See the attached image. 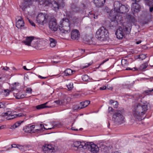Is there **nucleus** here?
<instances>
[{
    "label": "nucleus",
    "instance_id": "f8f14e48",
    "mask_svg": "<svg viewBox=\"0 0 153 153\" xmlns=\"http://www.w3.org/2000/svg\"><path fill=\"white\" fill-rule=\"evenodd\" d=\"M87 148L88 147L89 151L92 153H97L99 150L98 147L94 144L86 143Z\"/></svg>",
    "mask_w": 153,
    "mask_h": 153
},
{
    "label": "nucleus",
    "instance_id": "c9c22d12",
    "mask_svg": "<svg viewBox=\"0 0 153 153\" xmlns=\"http://www.w3.org/2000/svg\"><path fill=\"white\" fill-rule=\"evenodd\" d=\"M27 146L25 145H22L19 144L18 146V148L21 151H24L25 149L27 148Z\"/></svg>",
    "mask_w": 153,
    "mask_h": 153
},
{
    "label": "nucleus",
    "instance_id": "423d86ee",
    "mask_svg": "<svg viewBox=\"0 0 153 153\" xmlns=\"http://www.w3.org/2000/svg\"><path fill=\"white\" fill-rule=\"evenodd\" d=\"M50 19V17L47 14L40 13H39L36 17L37 22L40 24L44 25L48 22Z\"/></svg>",
    "mask_w": 153,
    "mask_h": 153
},
{
    "label": "nucleus",
    "instance_id": "338daca9",
    "mask_svg": "<svg viewBox=\"0 0 153 153\" xmlns=\"http://www.w3.org/2000/svg\"><path fill=\"white\" fill-rule=\"evenodd\" d=\"M92 16H93V17L94 19H97V17H98V16L97 15H96V16H95V15H92Z\"/></svg>",
    "mask_w": 153,
    "mask_h": 153
},
{
    "label": "nucleus",
    "instance_id": "473e14b6",
    "mask_svg": "<svg viewBox=\"0 0 153 153\" xmlns=\"http://www.w3.org/2000/svg\"><path fill=\"white\" fill-rule=\"evenodd\" d=\"M121 64L123 67H125L128 65V62L126 60L123 59L121 60Z\"/></svg>",
    "mask_w": 153,
    "mask_h": 153
},
{
    "label": "nucleus",
    "instance_id": "8fccbe9b",
    "mask_svg": "<svg viewBox=\"0 0 153 153\" xmlns=\"http://www.w3.org/2000/svg\"><path fill=\"white\" fill-rule=\"evenodd\" d=\"M27 19L29 22L32 25V26H35V23L33 22V21L32 20L29 19Z\"/></svg>",
    "mask_w": 153,
    "mask_h": 153
},
{
    "label": "nucleus",
    "instance_id": "4c0bfd02",
    "mask_svg": "<svg viewBox=\"0 0 153 153\" xmlns=\"http://www.w3.org/2000/svg\"><path fill=\"white\" fill-rule=\"evenodd\" d=\"M12 115V112L10 111H8L7 112L3 113L1 114V116L2 117H4L6 116H9L10 115Z\"/></svg>",
    "mask_w": 153,
    "mask_h": 153
},
{
    "label": "nucleus",
    "instance_id": "0eeeda50",
    "mask_svg": "<svg viewBox=\"0 0 153 153\" xmlns=\"http://www.w3.org/2000/svg\"><path fill=\"white\" fill-rule=\"evenodd\" d=\"M58 2L56 1H53L52 2L53 9L56 11L59 10V9L63 8L64 6V3L63 0H58Z\"/></svg>",
    "mask_w": 153,
    "mask_h": 153
},
{
    "label": "nucleus",
    "instance_id": "e433bc0d",
    "mask_svg": "<svg viewBox=\"0 0 153 153\" xmlns=\"http://www.w3.org/2000/svg\"><path fill=\"white\" fill-rule=\"evenodd\" d=\"M137 56L138 57V58L141 60H143L146 57V55L143 54H140Z\"/></svg>",
    "mask_w": 153,
    "mask_h": 153
},
{
    "label": "nucleus",
    "instance_id": "f3484780",
    "mask_svg": "<svg viewBox=\"0 0 153 153\" xmlns=\"http://www.w3.org/2000/svg\"><path fill=\"white\" fill-rule=\"evenodd\" d=\"M34 37L33 36H27L25 40L22 41V42L24 44L28 46H30L31 42L34 40Z\"/></svg>",
    "mask_w": 153,
    "mask_h": 153
},
{
    "label": "nucleus",
    "instance_id": "3c124183",
    "mask_svg": "<svg viewBox=\"0 0 153 153\" xmlns=\"http://www.w3.org/2000/svg\"><path fill=\"white\" fill-rule=\"evenodd\" d=\"M32 89L30 88H28L26 89V92L28 93H31Z\"/></svg>",
    "mask_w": 153,
    "mask_h": 153
},
{
    "label": "nucleus",
    "instance_id": "09e8293b",
    "mask_svg": "<svg viewBox=\"0 0 153 153\" xmlns=\"http://www.w3.org/2000/svg\"><path fill=\"white\" fill-rule=\"evenodd\" d=\"M91 63H86V64H85V65L82 67V68L84 69L85 68H86L88 67L89 66L91 65Z\"/></svg>",
    "mask_w": 153,
    "mask_h": 153
},
{
    "label": "nucleus",
    "instance_id": "dca6fc26",
    "mask_svg": "<svg viewBox=\"0 0 153 153\" xmlns=\"http://www.w3.org/2000/svg\"><path fill=\"white\" fill-rule=\"evenodd\" d=\"M80 34L79 32L76 29L73 30L71 34V38L73 39H78Z\"/></svg>",
    "mask_w": 153,
    "mask_h": 153
},
{
    "label": "nucleus",
    "instance_id": "6e6d98bb",
    "mask_svg": "<svg viewBox=\"0 0 153 153\" xmlns=\"http://www.w3.org/2000/svg\"><path fill=\"white\" fill-rule=\"evenodd\" d=\"M38 77L40 79H46L48 78V77H47V76L43 77V76H41L39 75L38 76Z\"/></svg>",
    "mask_w": 153,
    "mask_h": 153
},
{
    "label": "nucleus",
    "instance_id": "393cba45",
    "mask_svg": "<svg viewBox=\"0 0 153 153\" xmlns=\"http://www.w3.org/2000/svg\"><path fill=\"white\" fill-rule=\"evenodd\" d=\"M40 128H39L36 129H35V131H36V132H38L39 131L40 132H41V131L43 130V128L46 130L51 129L52 128H46L44 126V125L42 124H40Z\"/></svg>",
    "mask_w": 153,
    "mask_h": 153
},
{
    "label": "nucleus",
    "instance_id": "a878e982",
    "mask_svg": "<svg viewBox=\"0 0 153 153\" xmlns=\"http://www.w3.org/2000/svg\"><path fill=\"white\" fill-rule=\"evenodd\" d=\"M49 40L50 41V46L52 48H53L55 47L56 44V42L55 39L50 38L49 39Z\"/></svg>",
    "mask_w": 153,
    "mask_h": 153
},
{
    "label": "nucleus",
    "instance_id": "49530a36",
    "mask_svg": "<svg viewBox=\"0 0 153 153\" xmlns=\"http://www.w3.org/2000/svg\"><path fill=\"white\" fill-rule=\"evenodd\" d=\"M54 102L56 103L57 105H62L61 100H58L56 101H55Z\"/></svg>",
    "mask_w": 153,
    "mask_h": 153
},
{
    "label": "nucleus",
    "instance_id": "ddd939ff",
    "mask_svg": "<svg viewBox=\"0 0 153 153\" xmlns=\"http://www.w3.org/2000/svg\"><path fill=\"white\" fill-rule=\"evenodd\" d=\"M35 126L34 125L27 126H25L23 128V130L26 133H34L36 132L35 129H34Z\"/></svg>",
    "mask_w": 153,
    "mask_h": 153
},
{
    "label": "nucleus",
    "instance_id": "37998d69",
    "mask_svg": "<svg viewBox=\"0 0 153 153\" xmlns=\"http://www.w3.org/2000/svg\"><path fill=\"white\" fill-rule=\"evenodd\" d=\"M73 22L75 23H78L79 21V19L76 17H74L73 19Z\"/></svg>",
    "mask_w": 153,
    "mask_h": 153
},
{
    "label": "nucleus",
    "instance_id": "bf43d9fd",
    "mask_svg": "<svg viewBox=\"0 0 153 153\" xmlns=\"http://www.w3.org/2000/svg\"><path fill=\"white\" fill-rule=\"evenodd\" d=\"M153 92V88L151 90H147L145 92L147 93H148L149 92L150 93L152 92Z\"/></svg>",
    "mask_w": 153,
    "mask_h": 153
},
{
    "label": "nucleus",
    "instance_id": "f704fd0d",
    "mask_svg": "<svg viewBox=\"0 0 153 153\" xmlns=\"http://www.w3.org/2000/svg\"><path fill=\"white\" fill-rule=\"evenodd\" d=\"M90 38V39H88V38H85L84 39V41L86 42V43L88 44L89 45H91L92 43V41L93 39V38Z\"/></svg>",
    "mask_w": 153,
    "mask_h": 153
},
{
    "label": "nucleus",
    "instance_id": "20e7f679",
    "mask_svg": "<svg viewBox=\"0 0 153 153\" xmlns=\"http://www.w3.org/2000/svg\"><path fill=\"white\" fill-rule=\"evenodd\" d=\"M122 5V4L119 1H115L114 4V10L110 11L109 13V16L111 17L113 20L117 21L120 20L122 17L117 15V12L119 11V9Z\"/></svg>",
    "mask_w": 153,
    "mask_h": 153
},
{
    "label": "nucleus",
    "instance_id": "ea45409f",
    "mask_svg": "<svg viewBox=\"0 0 153 153\" xmlns=\"http://www.w3.org/2000/svg\"><path fill=\"white\" fill-rule=\"evenodd\" d=\"M73 109L74 110H78L82 109V108L79 105H74L73 106Z\"/></svg>",
    "mask_w": 153,
    "mask_h": 153
},
{
    "label": "nucleus",
    "instance_id": "39448f33",
    "mask_svg": "<svg viewBox=\"0 0 153 153\" xmlns=\"http://www.w3.org/2000/svg\"><path fill=\"white\" fill-rule=\"evenodd\" d=\"M108 36V31L103 27H100L96 32V38L101 41L106 40Z\"/></svg>",
    "mask_w": 153,
    "mask_h": 153
},
{
    "label": "nucleus",
    "instance_id": "58836bf2",
    "mask_svg": "<svg viewBox=\"0 0 153 153\" xmlns=\"http://www.w3.org/2000/svg\"><path fill=\"white\" fill-rule=\"evenodd\" d=\"M17 117V114H14L8 116L6 119L8 120H11Z\"/></svg>",
    "mask_w": 153,
    "mask_h": 153
},
{
    "label": "nucleus",
    "instance_id": "6ab92c4d",
    "mask_svg": "<svg viewBox=\"0 0 153 153\" xmlns=\"http://www.w3.org/2000/svg\"><path fill=\"white\" fill-rule=\"evenodd\" d=\"M128 10V9L127 6L122 4L119 9V11L117 12V15L119 16L118 15L119 13H125Z\"/></svg>",
    "mask_w": 153,
    "mask_h": 153
},
{
    "label": "nucleus",
    "instance_id": "4d7b16f0",
    "mask_svg": "<svg viewBox=\"0 0 153 153\" xmlns=\"http://www.w3.org/2000/svg\"><path fill=\"white\" fill-rule=\"evenodd\" d=\"M106 88V87L105 86H103L102 87H101L100 88V90H104Z\"/></svg>",
    "mask_w": 153,
    "mask_h": 153
},
{
    "label": "nucleus",
    "instance_id": "de8ad7c7",
    "mask_svg": "<svg viewBox=\"0 0 153 153\" xmlns=\"http://www.w3.org/2000/svg\"><path fill=\"white\" fill-rule=\"evenodd\" d=\"M137 68L136 67H134L132 68H127L126 69V70H131L133 71H137Z\"/></svg>",
    "mask_w": 153,
    "mask_h": 153
},
{
    "label": "nucleus",
    "instance_id": "5701e85b",
    "mask_svg": "<svg viewBox=\"0 0 153 153\" xmlns=\"http://www.w3.org/2000/svg\"><path fill=\"white\" fill-rule=\"evenodd\" d=\"M75 71L72 70L71 69L68 68L66 69L64 72V75L65 76H70L72 74L73 72H75Z\"/></svg>",
    "mask_w": 153,
    "mask_h": 153
},
{
    "label": "nucleus",
    "instance_id": "f257e3e1",
    "mask_svg": "<svg viewBox=\"0 0 153 153\" xmlns=\"http://www.w3.org/2000/svg\"><path fill=\"white\" fill-rule=\"evenodd\" d=\"M148 104L146 103H138L133 107L132 117L136 121H140L144 118L143 116L148 109Z\"/></svg>",
    "mask_w": 153,
    "mask_h": 153
},
{
    "label": "nucleus",
    "instance_id": "9b49d317",
    "mask_svg": "<svg viewBox=\"0 0 153 153\" xmlns=\"http://www.w3.org/2000/svg\"><path fill=\"white\" fill-rule=\"evenodd\" d=\"M133 1H135V2L132 3L131 10H132L133 14L135 12L137 13L140 11V6L136 2L139 1L140 0H132Z\"/></svg>",
    "mask_w": 153,
    "mask_h": 153
},
{
    "label": "nucleus",
    "instance_id": "a18cd8bd",
    "mask_svg": "<svg viewBox=\"0 0 153 153\" xmlns=\"http://www.w3.org/2000/svg\"><path fill=\"white\" fill-rule=\"evenodd\" d=\"M10 92V91L8 89L4 90V95H5V96H7L8 95Z\"/></svg>",
    "mask_w": 153,
    "mask_h": 153
},
{
    "label": "nucleus",
    "instance_id": "7ed1b4c3",
    "mask_svg": "<svg viewBox=\"0 0 153 153\" xmlns=\"http://www.w3.org/2000/svg\"><path fill=\"white\" fill-rule=\"evenodd\" d=\"M72 25L68 19L64 18L59 25V29L62 33H69L70 32Z\"/></svg>",
    "mask_w": 153,
    "mask_h": 153
},
{
    "label": "nucleus",
    "instance_id": "cd10ccee",
    "mask_svg": "<svg viewBox=\"0 0 153 153\" xmlns=\"http://www.w3.org/2000/svg\"><path fill=\"white\" fill-rule=\"evenodd\" d=\"M60 100L61 104L63 105V104H67L70 101V98L68 97H65Z\"/></svg>",
    "mask_w": 153,
    "mask_h": 153
},
{
    "label": "nucleus",
    "instance_id": "a19ab883",
    "mask_svg": "<svg viewBox=\"0 0 153 153\" xmlns=\"http://www.w3.org/2000/svg\"><path fill=\"white\" fill-rule=\"evenodd\" d=\"M24 121H22L21 123H20L19 122H17L15 123L13 126V128H15L19 126L21 124V123H22Z\"/></svg>",
    "mask_w": 153,
    "mask_h": 153
},
{
    "label": "nucleus",
    "instance_id": "c85d7f7f",
    "mask_svg": "<svg viewBox=\"0 0 153 153\" xmlns=\"http://www.w3.org/2000/svg\"><path fill=\"white\" fill-rule=\"evenodd\" d=\"M48 103V102H47L45 103L37 105L36 106V108L37 109H40L45 108H49V107L46 105Z\"/></svg>",
    "mask_w": 153,
    "mask_h": 153
},
{
    "label": "nucleus",
    "instance_id": "774afa93",
    "mask_svg": "<svg viewBox=\"0 0 153 153\" xmlns=\"http://www.w3.org/2000/svg\"><path fill=\"white\" fill-rule=\"evenodd\" d=\"M141 40H139L138 41H137L136 42V43L137 44H140V43H141Z\"/></svg>",
    "mask_w": 153,
    "mask_h": 153
},
{
    "label": "nucleus",
    "instance_id": "412c9836",
    "mask_svg": "<svg viewBox=\"0 0 153 153\" xmlns=\"http://www.w3.org/2000/svg\"><path fill=\"white\" fill-rule=\"evenodd\" d=\"M71 11L67 12V15L68 16H71L69 13L74 14V13L77 12L79 10V8L74 4L71 5Z\"/></svg>",
    "mask_w": 153,
    "mask_h": 153
},
{
    "label": "nucleus",
    "instance_id": "69168bd1",
    "mask_svg": "<svg viewBox=\"0 0 153 153\" xmlns=\"http://www.w3.org/2000/svg\"><path fill=\"white\" fill-rule=\"evenodd\" d=\"M153 11V7H150L149 8V11L150 12H152Z\"/></svg>",
    "mask_w": 153,
    "mask_h": 153
},
{
    "label": "nucleus",
    "instance_id": "72a5a7b5",
    "mask_svg": "<svg viewBox=\"0 0 153 153\" xmlns=\"http://www.w3.org/2000/svg\"><path fill=\"white\" fill-rule=\"evenodd\" d=\"M145 4L150 6L153 5V0H144Z\"/></svg>",
    "mask_w": 153,
    "mask_h": 153
},
{
    "label": "nucleus",
    "instance_id": "c03bdc74",
    "mask_svg": "<svg viewBox=\"0 0 153 153\" xmlns=\"http://www.w3.org/2000/svg\"><path fill=\"white\" fill-rule=\"evenodd\" d=\"M13 87L12 88V89L14 90V89H17V87L19 85V83H18L15 82V83L13 85Z\"/></svg>",
    "mask_w": 153,
    "mask_h": 153
},
{
    "label": "nucleus",
    "instance_id": "2eb2a0df",
    "mask_svg": "<svg viewBox=\"0 0 153 153\" xmlns=\"http://www.w3.org/2000/svg\"><path fill=\"white\" fill-rule=\"evenodd\" d=\"M18 17L19 19L16 23V26L18 28L21 29L24 26V22L21 16Z\"/></svg>",
    "mask_w": 153,
    "mask_h": 153
},
{
    "label": "nucleus",
    "instance_id": "864d4df0",
    "mask_svg": "<svg viewBox=\"0 0 153 153\" xmlns=\"http://www.w3.org/2000/svg\"><path fill=\"white\" fill-rule=\"evenodd\" d=\"M5 107V105L4 103L2 102H0V108H4Z\"/></svg>",
    "mask_w": 153,
    "mask_h": 153
},
{
    "label": "nucleus",
    "instance_id": "13d9d810",
    "mask_svg": "<svg viewBox=\"0 0 153 153\" xmlns=\"http://www.w3.org/2000/svg\"><path fill=\"white\" fill-rule=\"evenodd\" d=\"M3 70L7 71L9 69V67L6 66L5 67H4L3 69Z\"/></svg>",
    "mask_w": 153,
    "mask_h": 153
},
{
    "label": "nucleus",
    "instance_id": "6e6552de",
    "mask_svg": "<svg viewBox=\"0 0 153 153\" xmlns=\"http://www.w3.org/2000/svg\"><path fill=\"white\" fill-rule=\"evenodd\" d=\"M87 145L86 143L85 142L76 141L73 143L71 146L72 148L85 149L87 148Z\"/></svg>",
    "mask_w": 153,
    "mask_h": 153
},
{
    "label": "nucleus",
    "instance_id": "5fc2aeb1",
    "mask_svg": "<svg viewBox=\"0 0 153 153\" xmlns=\"http://www.w3.org/2000/svg\"><path fill=\"white\" fill-rule=\"evenodd\" d=\"M108 110L109 112H113L114 111V109L111 107H109L108 108Z\"/></svg>",
    "mask_w": 153,
    "mask_h": 153
},
{
    "label": "nucleus",
    "instance_id": "aec40b11",
    "mask_svg": "<svg viewBox=\"0 0 153 153\" xmlns=\"http://www.w3.org/2000/svg\"><path fill=\"white\" fill-rule=\"evenodd\" d=\"M106 0H94V3L98 7H102L105 2Z\"/></svg>",
    "mask_w": 153,
    "mask_h": 153
},
{
    "label": "nucleus",
    "instance_id": "f03ea898",
    "mask_svg": "<svg viewBox=\"0 0 153 153\" xmlns=\"http://www.w3.org/2000/svg\"><path fill=\"white\" fill-rule=\"evenodd\" d=\"M123 109L117 110L113 114L112 120L115 125H119L125 122V118L123 115Z\"/></svg>",
    "mask_w": 153,
    "mask_h": 153
},
{
    "label": "nucleus",
    "instance_id": "b1692460",
    "mask_svg": "<svg viewBox=\"0 0 153 153\" xmlns=\"http://www.w3.org/2000/svg\"><path fill=\"white\" fill-rule=\"evenodd\" d=\"M13 94L15 97L17 99H22L25 97V95L24 94H21V93L20 92L16 93L14 92H13Z\"/></svg>",
    "mask_w": 153,
    "mask_h": 153
},
{
    "label": "nucleus",
    "instance_id": "7c9ffc66",
    "mask_svg": "<svg viewBox=\"0 0 153 153\" xmlns=\"http://www.w3.org/2000/svg\"><path fill=\"white\" fill-rule=\"evenodd\" d=\"M147 66V63L146 62H145L142 64L138 68H137V71L142 70H143L146 68Z\"/></svg>",
    "mask_w": 153,
    "mask_h": 153
},
{
    "label": "nucleus",
    "instance_id": "1a4fd4ad",
    "mask_svg": "<svg viewBox=\"0 0 153 153\" xmlns=\"http://www.w3.org/2000/svg\"><path fill=\"white\" fill-rule=\"evenodd\" d=\"M42 149L45 153H52L54 152L55 149L52 145L46 144L42 147Z\"/></svg>",
    "mask_w": 153,
    "mask_h": 153
},
{
    "label": "nucleus",
    "instance_id": "052dcab7",
    "mask_svg": "<svg viewBox=\"0 0 153 153\" xmlns=\"http://www.w3.org/2000/svg\"><path fill=\"white\" fill-rule=\"evenodd\" d=\"M71 129L72 130L74 131H78V129L77 128H76L75 127H72L71 128Z\"/></svg>",
    "mask_w": 153,
    "mask_h": 153
},
{
    "label": "nucleus",
    "instance_id": "680f3d73",
    "mask_svg": "<svg viewBox=\"0 0 153 153\" xmlns=\"http://www.w3.org/2000/svg\"><path fill=\"white\" fill-rule=\"evenodd\" d=\"M107 60H104L101 63H100V65H99V67H98V68H99V67L101 65H102L105 62H106L107 61Z\"/></svg>",
    "mask_w": 153,
    "mask_h": 153
},
{
    "label": "nucleus",
    "instance_id": "4468645a",
    "mask_svg": "<svg viewBox=\"0 0 153 153\" xmlns=\"http://www.w3.org/2000/svg\"><path fill=\"white\" fill-rule=\"evenodd\" d=\"M38 0H23V2L21 4L20 7L23 8L27 7L29 5L32 4L33 2H36Z\"/></svg>",
    "mask_w": 153,
    "mask_h": 153
},
{
    "label": "nucleus",
    "instance_id": "0e129e2a",
    "mask_svg": "<svg viewBox=\"0 0 153 153\" xmlns=\"http://www.w3.org/2000/svg\"><path fill=\"white\" fill-rule=\"evenodd\" d=\"M24 115L23 114L21 113L18 114H17V117L18 116L19 117H22Z\"/></svg>",
    "mask_w": 153,
    "mask_h": 153
},
{
    "label": "nucleus",
    "instance_id": "e2e57ef3",
    "mask_svg": "<svg viewBox=\"0 0 153 153\" xmlns=\"http://www.w3.org/2000/svg\"><path fill=\"white\" fill-rule=\"evenodd\" d=\"M6 127L5 125H3L0 126V129L4 128Z\"/></svg>",
    "mask_w": 153,
    "mask_h": 153
},
{
    "label": "nucleus",
    "instance_id": "a211bd4d",
    "mask_svg": "<svg viewBox=\"0 0 153 153\" xmlns=\"http://www.w3.org/2000/svg\"><path fill=\"white\" fill-rule=\"evenodd\" d=\"M115 34L118 39H122L124 36V33L122 28H120L117 29L115 33Z\"/></svg>",
    "mask_w": 153,
    "mask_h": 153
},
{
    "label": "nucleus",
    "instance_id": "79ce46f5",
    "mask_svg": "<svg viewBox=\"0 0 153 153\" xmlns=\"http://www.w3.org/2000/svg\"><path fill=\"white\" fill-rule=\"evenodd\" d=\"M82 78L83 81H86L88 80V76L87 75H84L82 76Z\"/></svg>",
    "mask_w": 153,
    "mask_h": 153
},
{
    "label": "nucleus",
    "instance_id": "c756f323",
    "mask_svg": "<svg viewBox=\"0 0 153 153\" xmlns=\"http://www.w3.org/2000/svg\"><path fill=\"white\" fill-rule=\"evenodd\" d=\"M109 104L111 105H112L115 108H117L118 105V103L117 101H114L112 100H110Z\"/></svg>",
    "mask_w": 153,
    "mask_h": 153
},
{
    "label": "nucleus",
    "instance_id": "bb28decb",
    "mask_svg": "<svg viewBox=\"0 0 153 153\" xmlns=\"http://www.w3.org/2000/svg\"><path fill=\"white\" fill-rule=\"evenodd\" d=\"M89 101H85L80 103V106L82 109L87 106L90 103Z\"/></svg>",
    "mask_w": 153,
    "mask_h": 153
},
{
    "label": "nucleus",
    "instance_id": "4be33fe9",
    "mask_svg": "<svg viewBox=\"0 0 153 153\" xmlns=\"http://www.w3.org/2000/svg\"><path fill=\"white\" fill-rule=\"evenodd\" d=\"M39 3L40 5L47 6L51 3V0H39Z\"/></svg>",
    "mask_w": 153,
    "mask_h": 153
},
{
    "label": "nucleus",
    "instance_id": "9d476101",
    "mask_svg": "<svg viewBox=\"0 0 153 153\" xmlns=\"http://www.w3.org/2000/svg\"><path fill=\"white\" fill-rule=\"evenodd\" d=\"M49 28L52 31H56L58 29V26L56 20L55 19H51L49 20Z\"/></svg>",
    "mask_w": 153,
    "mask_h": 153
},
{
    "label": "nucleus",
    "instance_id": "2f4dec72",
    "mask_svg": "<svg viewBox=\"0 0 153 153\" xmlns=\"http://www.w3.org/2000/svg\"><path fill=\"white\" fill-rule=\"evenodd\" d=\"M67 87L69 90H71L73 88V83L68 82L66 84Z\"/></svg>",
    "mask_w": 153,
    "mask_h": 153
},
{
    "label": "nucleus",
    "instance_id": "603ef678",
    "mask_svg": "<svg viewBox=\"0 0 153 153\" xmlns=\"http://www.w3.org/2000/svg\"><path fill=\"white\" fill-rule=\"evenodd\" d=\"M19 145V144H12L11 145V148H17L18 146Z\"/></svg>",
    "mask_w": 153,
    "mask_h": 153
}]
</instances>
